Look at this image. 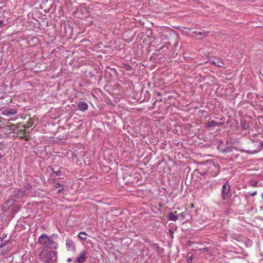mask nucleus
Returning a JSON list of instances; mask_svg holds the SVG:
<instances>
[{
	"label": "nucleus",
	"instance_id": "nucleus-1",
	"mask_svg": "<svg viewBox=\"0 0 263 263\" xmlns=\"http://www.w3.org/2000/svg\"><path fill=\"white\" fill-rule=\"evenodd\" d=\"M57 252L47 250H43L39 254L40 258L44 263L55 261L57 258Z\"/></svg>",
	"mask_w": 263,
	"mask_h": 263
},
{
	"label": "nucleus",
	"instance_id": "nucleus-2",
	"mask_svg": "<svg viewBox=\"0 0 263 263\" xmlns=\"http://www.w3.org/2000/svg\"><path fill=\"white\" fill-rule=\"evenodd\" d=\"M231 196V187L228 182H226L222 186L221 197L223 200L228 199Z\"/></svg>",
	"mask_w": 263,
	"mask_h": 263
},
{
	"label": "nucleus",
	"instance_id": "nucleus-3",
	"mask_svg": "<svg viewBox=\"0 0 263 263\" xmlns=\"http://www.w3.org/2000/svg\"><path fill=\"white\" fill-rule=\"evenodd\" d=\"M220 172L219 166L214 162L211 163L208 168V173L213 177L217 176Z\"/></svg>",
	"mask_w": 263,
	"mask_h": 263
},
{
	"label": "nucleus",
	"instance_id": "nucleus-4",
	"mask_svg": "<svg viewBox=\"0 0 263 263\" xmlns=\"http://www.w3.org/2000/svg\"><path fill=\"white\" fill-rule=\"evenodd\" d=\"M219 120L221 121L216 122L214 120H211V121L208 120L205 124V126L208 128H211V127L218 126L219 125H222L223 124V122L222 121V118H220Z\"/></svg>",
	"mask_w": 263,
	"mask_h": 263
},
{
	"label": "nucleus",
	"instance_id": "nucleus-5",
	"mask_svg": "<svg viewBox=\"0 0 263 263\" xmlns=\"http://www.w3.org/2000/svg\"><path fill=\"white\" fill-rule=\"evenodd\" d=\"M66 247L69 251L75 252L76 251L75 243L71 239L66 240Z\"/></svg>",
	"mask_w": 263,
	"mask_h": 263
},
{
	"label": "nucleus",
	"instance_id": "nucleus-6",
	"mask_svg": "<svg viewBox=\"0 0 263 263\" xmlns=\"http://www.w3.org/2000/svg\"><path fill=\"white\" fill-rule=\"evenodd\" d=\"M53 235L50 236L49 240L45 247L51 249H57L58 248V243H57L53 239Z\"/></svg>",
	"mask_w": 263,
	"mask_h": 263
},
{
	"label": "nucleus",
	"instance_id": "nucleus-7",
	"mask_svg": "<svg viewBox=\"0 0 263 263\" xmlns=\"http://www.w3.org/2000/svg\"><path fill=\"white\" fill-rule=\"evenodd\" d=\"M50 236L47 234H42L39 237V242L42 246H46L48 241L49 240Z\"/></svg>",
	"mask_w": 263,
	"mask_h": 263
},
{
	"label": "nucleus",
	"instance_id": "nucleus-8",
	"mask_svg": "<svg viewBox=\"0 0 263 263\" xmlns=\"http://www.w3.org/2000/svg\"><path fill=\"white\" fill-rule=\"evenodd\" d=\"M14 119L13 118L10 119L8 121V126H9V130H10L11 133L13 134H17V130L16 128H13L12 127L14 126L16 128H19L20 125L19 124H13L11 123V121H13Z\"/></svg>",
	"mask_w": 263,
	"mask_h": 263
},
{
	"label": "nucleus",
	"instance_id": "nucleus-9",
	"mask_svg": "<svg viewBox=\"0 0 263 263\" xmlns=\"http://www.w3.org/2000/svg\"><path fill=\"white\" fill-rule=\"evenodd\" d=\"M16 134L17 136L19 137L20 138H25L26 140H27L28 139V136H29V134L27 133V132L25 131V129H21L17 130Z\"/></svg>",
	"mask_w": 263,
	"mask_h": 263
},
{
	"label": "nucleus",
	"instance_id": "nucleus-10",
	"mask_svg": "<svg viewBox=\"0 0 263 263\" xmlns=\"http://www.w3.org/2000/svg\"><path fill=\"white\" fill-rule=\"evenodd\" d=\"M86 253L85 251H82L77 258V261L78 262H84L86 259Z\"/></svg>",
	"mask_w": 263,
	"mask_h": 263
},
{
	"label": "nucleus",
	"instance_id": "nucleus-11",
	"mask_svg": "<svg viewBox=\"0 0 263 263\" xmlns=\"http://www.w3.org/2000/svg\"><path fill=\"white\" fill-rule=\"evenodd\" d=\"M77 106L81 111H85L88 108L87 104L82 101H79L78 102Z\"/></svg>",
	"mask_w": 263,
	"mask_h": 263
},
{
	"label": "nucleus",
	"instance_id": "nucleus-12",
	"mask_svg": "<svg viewBox=\"0 0 263 263\" xmlns=\"http://www.w3.org/2000/svg\"><path fill=\"white\" fill-rule=\"evenodd\" d=\"M178 217L177 214V211L170 213L168 214V219L172 221H176L178 219Z\"/></svg>",
	"mask_w": 263,
	"mask_h": 263
},
{
	"label": "nucleus",
	"instance_id": "nucleus-13",
	"mask_svg": "<svg viewBox=\"0 0 263 263\" xmlns=\"http://www.w3.org/2000/svg\"><path fill=\"white\" fill-rule=\"evenodd\" d=\"M149 250L148 248H144L141 251V254L142 258L144 259V257H148L149 256Z\"/></svg>",
	"mask_w": 263,
	"mask_h": 263
},
{
	"label": "nucleus",
	"instance_id": "nucleus-14",
	"mask_svg": "<svg viewBox=\"0 0 263 263\" xmlns=\"http://www.w3.org/2000/svg\"><path fill=\"white\" fill-rule=\"evenodd\" d=\"M6 236L0 238V248H3L10 242V239H6Z\"/></svg>",
	"mask_w": 263,
	"mask_h": 263
},
{
	"label": "nucleus",
	"instance_id": "nucleus-15",
	"mask_svg": "<svg viewBox=\"0 0 263 263\" xmlns=\"http://www.w3.org/2000/svg\"><path fill=\"white\" fill-rule=\"evenodd\" d=\"M11 249L12 248L11 247H9L3 248L1 250V254L3 256H6V255H8V253H9V252L10 251V250H11Z\"/></svg>",
	"mask_w": 263,
	"mask_h": 263
},
{
	"label": "nucleus",
	"instance_id": "nucleus-16",
	"mask_svg": "<svg viewBox=\"0 0 263 263\" xmlns=\"http://www.w3.org/2000/svg\"><path fill=\"white\" fill-rule=\"evenodd\" d=\"M111 244L106 243V248L108 249V251L109 252V254L110 255H112L113 256L115 255V249L112 247H110Z\"/></svg>",
	"mask_w": 263,
	"mask_h": 263
},
{
	"label": "nucleus",
	"instance_id": "nucleus-17",
	"mask_svg": "<svg viewBox=\"0 0 263 263\" xmlns=\"http://www.w3.org/2000/svg\"><path fill=\"white\" fill-rule=\"evenodd\" d=\"M193 33L197 36L201 35L202 36H205L208 34V32L205 31H195L193 32Z\"/></svg>",
	"mask_w": 263,
	"mask_h": 263
},
{
	"label": "nucleus",
	"instance_id": "nucleus-18",
	"mask_svg": "<svg viewBox=\"0 0 263 263\" xmlns=\"http://www.w3.org/2000/svg\"><path fill=\"white\" fill-rule=\"evenodd\" d=\"M194 258V255L191 252H189L187 255V262L192 263L193 259Z\"/></svg>",
	"mask_w": 263,
	"mask_h": 263
},
{
	"label": "nucleus",
	"instance_id": "nucleus-19",
	"mask_svg": "<svg viewBox=\"0 0 263 263\" xmlns=\"http://www.w3.org/2000/svg\"><path fill=\"white\" fill-rule=\"evenodd\" d=\"M240 125H241V127L242 129L246 130L249 127V125L247 123V122L245 120L243 121H242L241 122H240Z\"/></svg>",
	"mask_w": 263,
	"mask_h": 263
},
{
	"label": "nucleus",
	"instance_id": "nucleus-20",
	"mask_svg": "<svg viewBox=\"0 0 263 263\" xmlns=\"http://www.w3.org/2000/svg\"><path fill=\"white\" fill-rule=\"evenodd\" d=\"M125 63L124 62L122 61L120 59H118L116 60V66L119 67L123 68L124 65H125Z\"/></svg>",
	"mask_w": 263,
	"mask_h": 263
},
{
	"label": "nucleus",
	"instance_id": "nucleus-21",
	"mask_svg": "<svg viewBox=\"0 0 263 263\" xmlns=\"http://www.w3.org/2000/svg\"><path fill=\"white\" fill-rule=\"evenodd\" d=\"M78 237L83 240L86 239V234L85 232H81L78 234Z\"/></svg>",
	"mask_w": 263,
	"mask_h": 263
},
{
	"label": "nucleus",
	"instance_id": "nucleus-22",
	"mask_svg": "<svg viewBox=\"0 0 263 263\" xmlns=\"http://www.w3.org/2000/svg\"><path fill=\"white\" fill-rule=\"evenodd\" d=\"M54 186L55 188L62 187L61 189H59L58 191V193H61V192L63 190V185L60 184L59 182H54Z\"/></svg>",
	"mask_w": 263,
	"mask_h": 263
},
{
	"label": "nucleus",
	"instance_id": "nucleus-23",
	"mask_svg": "<svg viewBox=\"0 0 263 263\" xmlns=\"http://www.w3.org/2000/svg\"><path fill=\"white\" fill-rule=\"evenodd\" d=\"M5 202H6V204L9 205V206L10 207L11 205L13 204V203H14V199H10L8 200L7 201H6Z\"/></svg>",
	"mask_w": 263,
	"mask_h": 263
},
{
	"label": "nucleus",
	"instance_id": "nucleus-24",
	"mask_svg": "<svg viewBox=\"0 0 263 263\" xmlns=\"http://www.w3.org/2000/svg\"><path fill=\"white\" fill-rule=\"evenodd\" d=\"M123 68H124L126 71H130L132 69L131 66L126 63L124 65Z\"/></svg>",
	"mask_w": 263,
	"mask_h": 263
},
{
	"label": "nucleus",
	"instance_id": "nucleus-25",
	"mask_svg": "<svg viewBox=\"0 0 263 263\" xmlns=\"http://www.w3.org/2000/svg\"><path fill=\"white\" fill-rule=\"evenodd\" d=\"M2 209L3 210V211H6L7 210H8L9 209V208H10L9 205L8 204H6V202H5L4 203H3L2 205Z\"/></svg>",
	"mask_w": 263,
	"mask_h": 263
},
{
	"label": "nucleus",
	"instance_id": "nucleus-26",
	"mask_svg": "<svg viewBox=\"0 0 263 263\" xmlns=\"http://www.w3.org/2000/svg\"><path fill=\"white\" fill-rule=\"evenodd\" d=\"M7 112V115H14L16 113V111L13 109H10Z\"/></svg>",
	"mask_w": 263,
	"mask_h": 263
},
{
	"label": "nucleus",
	"instance_id": "nucleus-27",
	"mask_svg": "<svg viewBox=\"0 0 263 263\" xmlns=\"http://www.w3.org/2000/svg\"><path fill=\"white\" fill-rule=\"evenodd\" d=\"M232 151V148L229 147H226V148H223V153H229Z\"/></svg>",
	"mask_w": 263,
	"mask_h": 263
},
{
	"label": "nucleus",
	"instance_id": "nucleus-28",
	"mask_svg": "<svg viewBox=\"0 0 263 263\" xmlns=\"http://www.w3.org/2000/svg\"><path fill=\"white\" fill-rule=\"evenodd\" d=\"M188 214H188V212H187L186 211H184V212H183L179 214V215H180L181 217H182V218H185V217L186 216V215H188Z\"/></svg>",
	"mask_w": 263,
	"mask_h": 263
},
{
	"label": "nucleus",
	"instance_id": "nucleus-29",
	"mask_svg": "<svg viewBox=\"0 0 263 263\" xmlns=\"http://www.w3.org/2000/svg\"><path fill=\"white\" fill-rule=\"evenodd\" d=\"M212 63L215 65H216L217 66H218V67H221V63H222L221 62H220L219 61H217V62H216L215 61H213L212 62Z\"/></svg>",
	"mask_w": 263,
	"mask_h": 263
},
{
	"label": "nucleus",
	"instance_id": "nucleus-30",
	"mask_svg": "<svg viewBox=\"0 0 263 263\" xmlns=\"http://www.w3.org/2000/svg\"><path fill=\"white\" fill-rule=\"evenodd\" d=\"M222 146H223V145H222V144H221V143H220V144L217 146V149H218L219 151L221 152L222 153H223V148H223Z\"/></svg>",
	"mask_w": 263,
	"mask_h": 263
},
{
	"label": "nucleus",
	"instance_id": "nucleus-31",
	"mask_svg": "<svg viewBox=\"0 0 263 263\" xmlns=\"http://www.w3.org/2000/svg\"><path fill=\"white\" fill-rule=\"evenodd\" d=\"M52 170H53V169H52ZM53 171V173H55V176H60L61 175V172L60 171Z\"/></svg>",
	"mask_w": 263,
	"mask_h": 263
},
{
	"label": "nucleus",
	"instance_id": "nucleus-32",
	"mask_svg": "<svg viewBox=\"0 0 263 263\" xmlns=\"http://www.w3.org/2000/svg\"><path fill=\"white\" fill-rule=\"evenodd\" d=\"M167 48H168V46H167V45H165L163 46L160 48V50H164V51H165V52H166L165 49H167Z\"/></svg>",
	"mask_w": 263,
	"mask_h": 263
},
{
	"label": "nucleus",
	"instance_id": "nucleus-33",
	"mask_svg": "<svg viewBox=\"0 0 263 263\" xmlns=\"http://www.w3.org/2000/svg\"><path fill=\"white\" fill-rule=\"evenodd\" d=\"M4 26V22L0 21V27H2Z\"/></svg>",
	"mask_w": 263,
	"mask_h": 263
},
{
	"label": "nucleus",
	"instance_id": "nucleus-34",
	"mask_svg": "<svg viewBox=\"0 0 263 263\" xmlns=\"http://www.w3.org/2000/svg\"><path fill=\"white\" fill-rule=\"evenodd\" d=\"M156 94L157 96H161V93L160 92H157Z\"/></svg>",
	"mask_w": 263,
	"mask_h": 263
},
{
	"label": "nucleus",
	"instance_id": "nucleus-35",
	"mask_svg": "<svg viewBox=\"0 0 263 263\" xmlns=\"http://www.w3.org/2000/svg\"><path fill=\"white\" fill-rule=\"evenodd\" d=\"M256 195V192H255L254 193H252V194H251V195L252 196H254L255 195Z\"/></svg>",
	"mask_w": 263,
	"mask_h": 263
},
{
	"label": "nucleus",
	"instance_id": "nucleus-36",
	"mask_svg": "<svg viewBox=\"0 0 263 263\" xmlns=\"http://www.w3.org/2000/svg\"><path fill=\"white\" fill-rule=\"evenodd\" d=\"M67 261L68 262H71V261H72V259L71 258H69L67 259Z\"/></svg>",
	"mask_w": 263,
	"mask_h": 263
},
{
	"label": "nucleus",
	"instance_id": "nucleus-37",
	"mask_svg": "<svg viewBox=\"0 0 263 263\" xmlns=\"http://www.w3.org/2000/svg\"><path fill=\"white\" fill-rule=\"evenodd\" d=\"M47 263H55V261L48 262H47Z\"/></svg>",
	"mask_w": 263,
	"mask_h": 263
},
{
	"label": "nucleus",
	"instance_id": "nucleus-38",
	"mask_svg": "<svg viewBox=\"0 0 263 263\" xmlns=\"http://www.w3.org/2000/svg\"><path fill=\"white\" fill-rule=\"evenodd\" d=\"M203 250H204V251H205V250H206V251H208V248H204V249H203Z\"/></svg>",
	"mask_w": 263,
	"mask_h": 263
},
{
	"label": "nucleus",
	"instance_id": "nucleus-39",
	"mask_svg": "<svg viewBox=\"0 0 263 263\" xmlns=\"http://www.w3.org/2000/svg\"><path fill=\"white\" fill-rule=\"evenodd\" d=\"M117 100H118V98L116 97V102H117Z\"/></svg>",
	"mask_w": 263,
	"mask_h": 263
},
{
	"label": "nucleus",
	"instance_id": "nucleus-40",
	"mask_svg": "<svg viewBox=\"0 0 263 263\" xmlns=\"http://www.w3.org/2000/svg\"><path fill=\"white\" fill-rule=\"evenodd\" d=\"M2 138V135L0 134V138Z\"/></svg>",
	"mask_w": 263,
	"mask_h": 263
}]
</instances>
